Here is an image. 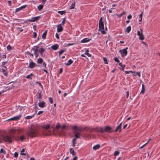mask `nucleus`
I'll return each instance as SVG.
<instances>
[{"mask_svg":"<svg viewBox=\"0 0 160 160\" xmlns=\"http://www.w3.org/2000/svg\"><path fill=\"white\" fill-rule=\"evenodd\" d=\"M22 131V129H12L10 130V133L11 135L9 136L6 135L2 137H0V143L2 142L3 139L5 142H8L9 143L12 142V139L14 138L15 135L21 134Z\"/></svg>","mask_w":160,"mask_h":160,"instance_id":"nucleus-1","label":"nucleus"},{"mask_svg":"<svg viewBox=\"0 0 160 160\" xmlns=\"http://www.w3.org/2000/svg\"><path fill=\"white\" fill-rule=\"evenodd\" d=\"M27 134L28 136L33 138L38 136V131L37 129L31 127L27 133Z\"/></svg>","mask_w":160,"mask_h":160,"instance_id":"nucleus-2","label":"nucleus"},{"mask_svg":"<svg viewBox=\"0 0 160 160\" xmlns=\"http://www.w3.org/2000/svg\"><path fill=\"white\" fill-rule=\"evenodd\" d=\"M102 18L101 17L99 22V30L101 31V32L102 34H105L106 32L104 30V23L102 21Z\"/></svg>","mask_w":160,"mask_h":160,"instance_id":"nucleus-3","label":"nucleus"},{"mask_svg":"<svg viewBox=\"0 0 160 160\" xmlns=\"http://www.w3.org/2000/svg\"><path fill=\"white\" fill-rule=\"evenodd\" d=\"M128 49V48L126 47L125 48L122 50H119V52H120L121 54V56L122 57H123L126 56L128 53L127 50Z\"/></svg>","mask_w":160,"mask_h":160,"instance_id":"nucleus-4","label":"nucleus"},{"mask_svg":"<svg viewBox=\"0 0 160 160\" xmlns=\"http://www.w3.org/2000/svg\"><path fill=\"white\" fill-rule=\"evenodd\" d=\"M73 133L74 134V138L72 140L73 141H76V139L78 138H80L79 136L80 135V133L77 132V131H74L73 132Z\"/></svg>","mask_w":160,"mask_h":160,"instance_id":"nucleus-5","label":"nucleus"},{"mask_svg":"<svg viewBox=\"0 0 160 160\" xmlns=\"http://www.w3.org/2000/svg\"><path fill=\"white\" fill-rule=\"evenodd\" d=\"M41 17V16H39L36 17H32L31 19H28V21L30 22H35L36 21L38 20Z\"/></svg>","mask_w":160,"mask_h":160,"instance_id":"nucleus-6","label":"nucleus"},{"mask_svg":"<svg viewBox=\"0 0 160 160\" xmlns=\"http://www.w3.org/2000/svg\"><path fill=\"white\" fill-rule=\"evenodd\" d=\"M112 129V128L111 127L106 126L105 127L104 129V132H110Z\"/></svg>","mask_w":160,"mask_h":160,"instance_id":"nucleus-7","label":"nucleus"},{"mask_svg":"<svg viewBox=\"0 0 160 160\" xmlns=\"http://www.w3.org/2000/svg\"><path fill=\"white\" fill-rule=\"evenodd\" d=\"M21 115H20L16 116L12 118H11L8 120H19L21 118Z\"/></svg>","mask_w":160,"mask_h":160,"instance_id":"nucleus-8","label":"nucleus"},{"mask_svg":"<svg viewBox=\"0 0 160 160\" xmlns=\"http://www.w3.org/2000/svg\"><path fill=\"white\" fill-rule=\"evenodd\" d=\"M32 50L34 51V54L35 55V57L37 58L38 55V50L37 49V48H32Z\"/></svg>","mask_w":160,"mask_h":160,"instance_id":"nucleus-9","label":"nucleus"},{"mask_svg":"<svg viewBox=\"0 0 160 160\" xmlns=\"http://www.w3.org/2000/svg\"><path fill=\"white\" fill-rule=\"evenodd\" d=\"M27 6L26 5H24L22 6L19 8H16V9L15 12H17L20 11L21 10H22L23 9L25 8Z\"/></svg>","mask_w":160,"mask_h":160,"instance_id":"nucleus-10","label":"nucleus"},{"mask_svg":"<svg viewBox=\"0 0 160 160\" xmlns=\"http://www.w3.org/2000/svg\"><path fill=\"white\" fill-rule=\"evenodd\" d=\"M57 32H62L63 30V28L62 27L61 25L60 24L57 26Z\"/></svg>","mask_w":160,"mask_h":160,"instance_id":"nucleus-11","label":"nucleus"},{"mask_svg":"<svg viewBox=\"0 0 160 160\" xmlns=\"http://www.w3.org/2000/svg\"><path fill=\"white\" fill-rule=\"evenodd\" d=\"M36 64L32 61L30 62L29 67L30 68H33L35 66Z\"/></svg>","mask_w":160,"mask_h":160,"instance_id":"nucleus-12","label":"nucleus"},{"mask_svg":"<svg viewBox=\"0 0 160 160\" xmlns=\"http://www.w3.org/2000/svg\"><path fill=\"white\" fill-rule=\"evenodd\" d=\"M122 122L119 125H118L116 128V129L114 131V132H116L118 131L119 130V132H120L121 131V129L122 125Z\"/></svg>","mask_w":160,"mask_h":160,"instance_id":"nucleus-13","label":"nucleus"},{"mask_svg":"<svg viewBox=\"0 0 160 160\" xmlns=\"http://www.w3.org/2000/svg\"><path fill=\"white\" fill-rule=\"evenodd\" d=\"M45 103L44 101H42L38 103L39 106L41 108H43L44 107Z\"/></svg>","mask_w":160,"mask_h":160,"instance_id":"nucleus-14","label":"nucleus"},{"mask_svg":"<svg viewBox=\"0 0 160 160\" xmlns=\"http://www.w3.org/2000/svg\"><path fill=\"white\" fill-rule=\"evenodd\" d=\"M58 45L57 44H56L51 46V48L52 49L54 50H56L58 48Z\"/></svg>","mask_w":160,"mask_h":160,"instance_id":"nucleus-15","label":"nucleus"},{"mask_svg":"<svg viewBox=\"0 0 160 160\" xmlns=\"http://www.w3.org/2000/svg\"><path fill=\"white\" fill-rule=\"evenodd\" d=\"M95 131L97 132H100L101 133L104 132V129L102 128H97L95 129Z\"/></svg>","mask_w":160,"mask_h":160,"instance_id":"nucleus-16","label":"nucleus"},{"mask_svg":"<svg viewBox=\"0 0 160 160\" xmlns=\"http://www.w3.org/2000/svg\"><path fill=\"white\" fill-rule=\"evenodd\" d=\"M90 39H88V38H85L81 41V42L83 43L88 42L89 41Z\"/></svg>","mask_w":160,"mask_h":160,"instance_id":"nucleus-17","label":"nucleus"},{"mask_svg":"<svg viewBox=\"0 0 160 160\" xmlns=\"http://www.w3.org/2000/svg\"><path fill=\"white\" fill-rule=\"evenodd\" d=\"M36 96L37 98H38L39 99H41L42 96L41 94V92L40 91H39L37 93Z\"/></svg>","mask_w":160,"mask_h":160,"instance_id":"nucleus-18","label":"nucleus"},{"mask_svg":"<svg viewBox=\"0 0 160 160\" xmlns=\"http://www.w3.org/2000/svg\"><path fill=\"white\" fill-rule=\"evenodd\" d=\"M75 5V1H73L72 5L70 6V9H73L74 8Z\"/></svg>","mask_w":160,"mask_h":160,"instance_id":"nucleus-19","label":"nucleus"},{"mask_svg":"<svg viewBox=\"0 0 160 160\" xmlns=\"http://www.w3.org/2000/svg\"><path fill=\"white\" fill-rule=\"evenodd\" d=\"M2 72L3 73V74L5 76H7L8 75V74L7 72H6V71L7 70L6 69H1Z\"/></svg>","mask_w":160,"mask_h":160,"instance_id":"nucleus-20","label":"nucleus"},{"mask_svg":"<svg viewBox=\"0 0 160 160\" xmlns=\"http://www.w3.org/2000/svg\"><path fill=\"white\" fill-rule=\"evenodd\" d=\"M73 61L71 59L69 60L67 63H66L65 64L67 66H69L71 65L72 62Z\"/></svg>","mask_w":160,"mask_h":160,"instance_id":"nucleus-21","label":"nucleus"},{"mask_svg":"<svg viewBox=\"0 0 160 160\" xmlns=\"http://www.w3.org/2000/svg\"><path fill=\"white\" fill-rule=\"evenodd\" d=\"M100 148V145L99 144H97L94 146L93 148L94 150H96Z\"/></svg>","mask_w":160,"mask_h":160,"instance_id":"nucleus-22","label":"nucleus"},{"mask_svg":"<svg viewBox=\"0 0 160 160\" xmlns=\"http://www.w3.org/2000/svg\"><path fill=\"white\" fill-rule=\"evenodd\" d=\"M70 153L72 154L73 155H75L76 154V153L74 152L73 149L72 148H70Z\"/></svg>","mask_w":160,"mask_h":160,"instance_id":"nucleus-23","label":"nucleus"},{"mask_svg":"<svg viewBox=\"0 0 160 160\" xmlns=\"http://www.w3.org/2000/svg\"><path fill=\"white\" fill-rule=\"evenodd\" d=\"M47 30H46L42 34V38L43 39H45L46 38V36L47 33Z\"/></svg>","mask_w":160,"mask_h":160,"instance_id":"nucleus-24","label":"nucleus"},{"mask_svg":"<svg viewBox=\"0 0 160 160\" xmlns=\"http://www.w3.org/2000/svg\"><path fill=\"white\" fill-rule=\"evenodd\" d=\"M43 7V5L42 4L39 5V6L38 7V10L39 11H41Z\"/></svg>","mask_w":160,"mask_h":160,"instance_id":"nucleus-25","label":"nucleus"},{"mask_svg":"<svg viewBox=\"0 0 160 160\" xmlns=\"http://www.w3.org/2000/svg\"><path fill=\"white\" fill-rule=\"evenodd\" d=\"M34 76V74L33 73H31L29 75H27L26 77V78L27 79H32L31 76Z\"/></svg>","mask_w":160,"mask_h":160,"instance_id":"nucleus-26","label":"nucleus"},{"mask_svg":"<svg viewBox=\"0 0 160 160\" xmlns=\"http://www.w3.org/2000/svg\"><path fill=\"white\" fill-rule=\"evenodd\" d=\"M131 27L130 26H129L127 28V29L126 30V32L128 33L129 32H130V31L131 30Z\"/></svg>","mask_w":160,"mask_h":160,"instance_id":"nucleus-27","label":"nucleus"},{"mask_svg":"<svg viewBox=\"0 0 160 160\" xmlns=\"http://www.w3.org/2000/svg\"><path fill=\"white\" fill-rule=\"evenodd\" d=\"M88 52H89V50L88 49H87L86 50V52L84 54L85 55H87L88 57H91V55L90 53H88Z\"/></svg>","mask_w":160,"mask_h":160,"instance_id":"nucleus-28","label":"nucleus"},{"mask_svg":"<svg viewBox=\"0 0 160 160\" xmlns=\"http://www.w3.org/2000/svg\"><path fill=\"white\" fill-rule=\"evenodd\" d=\"M145 88L144 85L143 84H142V90L140 92L141 93H144L145 92Z\"/></svg>","mask_w":160,"mask_h":160,"instance_id":"nucleus-29","label":"nucleus"},{"mask_svg":"<svg viewBox=\"0 0 160 160\" xmlns=\"http://www.w3.org/2000/svg\"><path fill=\"white\" fill-rule=\"evenodd\" d=\"M42 62H43V60L41 58H39L37 60V63H39V64H41V63H42Z\"/></svg>","mask_w":160,"mask_h":160,"instance_id":"nucleus-30","label":"nucleus"},{"mask_svg":"<svg viewBox=\"0 0 160 160\" xmlns=\"http://www.w3.org/2000/svg\"><path fill=\"white\" fill-rule=\"evenodd\" d=\"M139 39L140 40H142L144 39V37L142 33V34H141L140 35H139Z\"/></svg>","mask_w":160,"mask_h":160,"instance_id":"nucleus-31","label":"nucleus"},{"mask_svg":"<svg viewBox=\"0 0 160 160\" xmlns=\"http://www.w3.org/2000/svg\"><path fill=\"white\" fill-rule=\"evenodd\" d=\"M126 13V12L125 11L123 12L122 13L119 15L117 14V16H118L119 18H120L122 17L123 15L125 14Z\"/></svg>","mask_w":160,"mask_h":160,"instance_id":"nucleus-32","label":"nucleus"},{"mask_svg":"<svg viewBox=\"0 0 160 160\" xmlns=\"http://www.w3.org/2000/svg\"><path fill=\"white\" fill-rule=\"evenodd\" d=\"M7 62H3L1 65V66L4 68L6 70H7V67L5 66V64L7 63Z\"/></svg>","mask_w":160,"mask_h":160,"instance_id":"nucleus-33","label":"nucleus"},{"mask_svg":"<svg viewBox=\"0 0 160 160\" xmlns=\"http://www.w3.org/2000/svg\"><path fill=\"white\" fill-rule=\"evenodd\" d=\"M142 33V30L141 28L140 29V31H138L137 32V35L138 36L140 35Z\"/></svg>","mask_w":160,"mask_h":160,"instance_id":"nucleus-34","label":"nucleus"},{"mask_svg":"<svg viewBox=\"0 0 160 160\" xmlns=\"http://www.w3.org/2000/svg\"><path fill=\"white\" fill-rule=\"evenodd\" d=\"M150 138L148 139V142L146 143H145L141 147H140L139 148L142 149V148H143L148 142H150Z\"/></svg>","mask_w":160,"mask_h":160,"instance_id":"nucleus-35","label":"nucleus"},{"mask_svg":"<svg viewBox=\"0 0 160 160\" xmlns=\"http://www.w3.org/2000/svg\"><path fill=\"white\" fill-rule=\"evenodd\" d=\"M35 115V113L33 115H32V116H27L26 117V118L27 119H30L32 117H33Z\"/></svg>","mask_w":160,"mask_h":160,"instance_id":"nucleus-36","label":"nucleus"},{"mask_svg":"<svg viewBox=\"0 0 160 160\" xmlns=\"http://www.w3.org/2000/svg\"><path fill=\"white\" fill-rule=\"evenodd\" d=\"M45 50L41 48H40L39 50H38V52H40V53H42Z\"/></svg>","mask_w":160,"mask_h":160,"instance_id":"nucleus-37","label":"nucleus"},{"mask_svg":"<svg viewBox=\"0 0 160 160\" xmlns=\"http://www.w3.org/2000/svg\"><path fill=\"white\" fill-rule=\"evenodd\" d=\"M66 128V126L65 125H63L62 128L61 133L62 134H63V131L64 129Z\"/></svg>","mask_w":160,"mask_h":160,"instance_id":"nucleus-38","label":"nucleus"},{"mask_svg":"<svg viewBox=\"0 0 160 160\" xmlns=\"http://www.w3.org/2000/svg\"><path fill=\"white\" fill-rule=\"evenodd\" d=\"M66 51L65 50H60L59 52V56H60L61 54L63 53L64 52H65Z\"/></svg>","mask_w":160,"mask_h":160,"instance_id":"nucleus-39","label":"nucleus"},{"mask_svg":"<svg viewBox=\"0 0 160 160\" xmlns=\"http://www.w3.org/2000/svg\"><path fill=\"white\" fill-rule=\"evenodd\" d=\"M103 60L104 61V62L106 64H108V62L107 61V59L105 57H103Z\"/></svg>","mask_w":160,"mask_h":160,"instance_id":"nucleus-40","label":"nucleus"},{"mask_svg":"<svg viewBox=\"0 0 160 160\" xmlns=\"http://www.w3.org/2000/svg\"><path fill=\"white\" fill-rule=\"evenodd\" d=\"M58 12V13L60 14L61 15H62L63 14H65L66 13L65 11H59Z\"/></svg>","mask_w":160,"mask_h":160,"instance_id":"nucleus-41","label":"nucleus"},{"mask_svg":"<svg viewBox=\"0 0 160 160\" xmlns=\"http://www.w3.org/2000/svg\"><path fill=\"white\" fill-rule=\"evenodd\" d=\"M25 151V149L23 148L22 149L21 152V155H26V154L25 153H22L23 152H24Z\"/></svg>","mask_w":160,"mask_h":160,"instance_id":"nucleus-42","label":"nucleus"},{"mask_svg":"<svg viewBox=\"0 0 160 160\" xmlns=\"http://www.w3.org/2000/svg\"><path fill=\"white\" fill-rule=\"evenodd\" d=\"M142 13H143V12H142L139 15V18H140V19L139 20V22H141L142 20Z\"/></svg>","mask_w":160,"mask_h":160,"instance_id":"nucleus-43","label":"nucleus"},{"mask_svg":"<svg viewBox=\"0 0 160 160\" xmlns=\"http://www.w3.org/2000/svg\"><path fill=\"white\" fill-rule=\"evenodd\" d=\"M119 152L118 151H116L114 152V155L115 156H118V155L119 154Z\"/></svg>","mask_w":160,"mask_h":160,"instance_id":"nucleus-44","label":"nucleus"},{"mask_svg":"<svg viewBox=\"0 0 160 160\" xmlns=\"http://www.w3.org/2000/svg\"><path fill=\"white\" fill-rule=\"evenodd\" d=\"M7 48L8 50H10L12 49V47L10 45H8L7 47Z\"/></svg>","mask_w":160,"mask_h":160,"instance_id":"nucleus-45","label":"nucleus"},{"mask_svg":"<svg viewBox=\"0 0 160 160\" xmlns=\"http://www.w3.org/2000/svg\"><path fill=\"white\" fill-rule=\"evenodd\" d=\"M119 65L121 67H122V68H124L125 67V65L124 64H122V63H120L119 64Z\"/></svg>","mask_w":160,"mask_h":160,"instance_id":"nucleus-46","label":"nucleus"},{"mask_svg":"<svg viewBox=\"0 0 160 160\" xmlns=\"http://www.w3.org/2000/svg\"><path fill=\"white\" fill-rule=\"evenodd\" d=\"M3 153L4 154H5L6 152L5 151L3 150L2 149H1L0 150V153Z\"/></svg>","mask_w":160,"mask_h":160,"instance_id":"nucleus-47","label":"nucleus"},{"mask_svg":"<svg viewBox=\"0 0 160 160\" xmlns=\"http://www.w3.org/2000/svg\"><path fill=\"white\" fill-rule=\"evenodd\" d=\"M20 138L22 141H23L25 139V138L23 136H21L20 137Z\"/></svg>","mask_w":160,"mask_h":160,"instance_id":"nucleus-48","label":"nucleus"},{"mask_svg":"<svg viewBox=\"0 0 160 160\" xmlns=\"http://www.w3.org/2000/svg\"><path fill=\"white\" fill-rule=\"evenodd\" d=\"M49 100L51 103H53V99L52 98L50 97L48 98Z\"/></svg>","mask_w":160,"mask_h":160,"instance_id":"nucleus-49","label":"nucleus"},{"mask_svg":"<svg viewBox=\"0 0 160 160\" xmlns=\"http://www.w3.org/2000/svg\"><path fill=\"white\" fill-rule=\"evenodd\" d=\"M125 72L126 74H128L130 72H133L135 73V72H133L132 71H125Z\"/></svg>","mask_w":160,"mask_h":160,"instance_id":"nucleus-50","label":"nucleus"},{"mask_svg":"<svg viewBox=\"0 0 160 160\" xmlns=\"http://www.w3.org/2000/svg\"><path fill=\"white\" fill-rule=\"evenodd\" d=\"M114 60L116 62H120L119 60H118V58H114Z\"/></svg>","mask_w":160,"mask_h":160,"instance_id":"nucleus-51","label":"nucleus"},{"mask_svg":"<svg viewBox=\"0 0 160 160\" xmlns=\"http://www.w3.org/2000/svg\"><path fill=\"white\" fill-rule=\"evenodd\" d=\"M60 125L59 123H58L56 126V128L58 130L60 127Z\"/></svg>","mask_w":160,"mask_h":160,"instance_id":"nucleus-52","label":"nucleus"},{"mask_svg":"<svg viewBox=\"0 0 160 160\" xmlns=\"http://www.w3.org/2000/svg\"><path fill=\"white\" fill-rule=\"evenodd\" d=\"M49 125H46V126H45V127H44V128L46 129H48L49 128Z\"/></svg>","mask_w":160,"mask_h":160,"instance_id":"nucleus-53","label":"nucleus"},{"mask_svg":"<svg viewBox=\"0 0 160 160\" xmlns=\"http://www.w3.org/2000/svg\"><path fill=\"white\" fill-rule=\"evenodd\" d=\"M33 37L34 38H36L37 37V33L35 32H34L33 33Z\"/></svg>","mask_w":160,"mask_h":160,"instance_id":"nucleus-54","label":"nucleus"},{"mask_svg":"<svg viewBox=\"0 0 160 160\" xmlns=\"http://www.w3.org/2000/svg\"><path fill=\"white\" fill-rule=\"evenodd\" d=\"M18 154L17 152H15L14 154V157L15 158L18 157Z\"/></svg>","mask_w":160,"mask_h":160,"instance_id":"nucleus-55","label":"nucleus"},{"mask_svg":"<svg viewBox=\"0 0 160 160\" xmlns=\"http://www.w3.org/2000/svg\"><path fill=\"white\" fill-rule=\"evenodd\" d=\"M136 73V74L135 75H134V76H136V75H137L139 77H140V72H137Z\"/></svg>","mask_w":160,"mask_h":160,"instance_id":"nucleus-56","label":"nucleus"},{"mask_svg":"<svg viewBox=\"0 0 160 160\" xmlns=\"http://www.w3.org/2000/svg\"><path fill=\"white\" fill-rule=\"evenodd\" d=\"M72 146L73 147H74L75 146V144L76 143V142H75V141H73V140H72Z\"/></svg>","mask_w":160,"mask_h":160,"instance_id":"nucleus-57","label":"nucleus"},{"mask_svg":"<svg viewBox=\"0 0 160 160\" xmlns=\"http://www.w3.org/2000/svg\"><path fill=\"white\" fill-rule=\"evenodd\" d=\"M36 83H37V84H39V85L41 87H42V85L41 84V83H40V82H39L37 81L36 82Z\"/></svg>","mask_w":160,"mask_h":160,"instance_id":"nucleus-58","label":"nucleus"},{"mask_svg":"<svg viewBox=\"0 0 160 160\" xmlns=\"http://www.w3.org/2000/svg\"><path fill=\"white\" fill-rule=\"evenodd\" d=\"M132 18V16L131 15H130L128 16V18L129 19H131Z\"/></svg>","mask_w":160,"mask_h":160,"instance_id":"nucleus-59","label":"nucleus"},{"mask_svg":"<svg viewBox=\"0 0 160 160\" xmlns=\"http://www.w3.org/2000/svg\"><path fill=\"white\" fill-rule=\"evenodd\" d=\"M74 43H69L68 44V46H72V45H73L74 44Z\"/></svg>","mask_w":160,"mask_h":160,"instance_id":"nucleus-60","label":"nucleus"},{"mask_svg":"<svg viewBox=\"0 0 160 160\" xmlns=\"http://www.w3.org/2000/svg\"><path fill=\"white\" fill-rule=\"evenodd\" d=\"M65 18H64L63 19L62 21V25H64V23H65Z\"/></svg>","mask_w":160,"mask_h":160,"instance_id":"nucleus-61","label":"nucleus"},{"mask_svg":"<svg viewBox=\"0 0 160 160\" xmlns=\"http://www.w3.org/2000/svg\"><path fill=\"white\" fill-rule=\"evenodd\" d=\"M6 58V54L3 55L2 56V58Z\"/></svg>","mask_w":160,"mask_h":160,"instance_id":"nucleus-62","label":"nucleus"},{"mask_svg":"<svg viewBox=\"0 0 160 160\" xmlns=\"http://www.w3.org/2000/svg\"><path fill=\"white\" fill-rule=\"evenodd\" d=\"M43 112V111H40L38 112V115H39L42 113Z\"/></svg>","mask_w":160,"mask_h":160,"instance_id":"nucleus-63","label":"nucleus"},{"mask_svg":"<svg viewBox=\"0 0 160 160\" xmlns=\"http://www.w3.org/2000/svg\"><path fill=\"white\" fill-rule=\"evenodd\" d=\"M62 68H61L59 69V73L61 74L62 73Z\"/></svg>","mask_w":160,"mask_h":160,"instance_id":"nucleus-64","label":"nucleus"}]
</instances>
